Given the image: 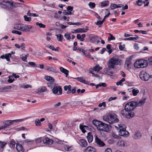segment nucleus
Wrapping results in <instances>:
<instances>
[{
    "mask_svg": "<svg viewBox=\"0 0 152 152\" xmlns=\"http://www.w3.org/2000/svg\"><path fill=\"white\" fill-rule=\"evenodd\" d=\"M106 13H107V12H108V13L106 15L104 16L105 18H108L110 14V13L109 12V11L107 9H106Z\"/></svg>",
    "mask_w": 152,
    "mask_h": 152,
    "instance_id": "58",
    "label": "nucleus"
},
{
    "mask_svg": "<svg viewBox=\"0 0 152 152\" xmlns=\"http://www.w3.org/2000/svg\"><path fill=\"white\" fill-rule=\"evenodd\" d=\"M96 149L91 146H88L84 151L85 152H96Z\"/></svg>",
    "mask_w": 152,
    "mask_h": 152,
    "instance_id": "18",
    "label": "nucleus"
},
{
    "mask_svg": "<svg viewBox=\"0 0 152 152\" xmlns=\"http://www.w3.org/2000/svg\"><path fill=\"white\" fill-rule=\"evenodd\" d=\"M44 79L48 81L53 82L54 81V78L51 76H46L44 77Z\"/></svg>",
    "mask_w": 152,
    "mask_h": 152,
    "instance_id": "32",
    "label": "nucleus"
},
{
    "mask_svg": "<svg viewBox=\"0 0 152 152\" xmlns=\"http://www.w3.org/2000/svg\"><path fill=\"white\" fill-rule=\"evenodd\" d=\"M16 149L18 152H24V150L22 145L19 143H17Z\"/></svg>",
    "mask_w": 152,
    "mask_h": 152,
    "instance_id": "13",
    "label": "nucleus"
},
{
    "mask_svg": "<svg viewBox=\"0 0 152 152\" xmlns=\"http://www.w3.org/2000/svg\"><path fill=\"white\" fill-rule=\"evenodd\" d=\"M87 138L89 143L91 142L93 140V137L91 135V132L88 133V135L87 136Z\"/></svg>",
    "mask_w": 152,
    "mask_h": 152,
    "instance_id": "25",
    "label": "nucleus"
},
{
    "mask_svg": "<svg viewBox=\"0 0 152 152\" xmlns=\"http://www.w3.org/2000/svg\"><path fill=\"white\" fill-rule=\"evenodd\" d=\"M8 78L9 79L7 81L9 83H12L15 80V79L13 78L12 75L9 76Z\"/></svg>",
    "mask_w": 152,
    "mask_h": 152,
    "instance_id": "41",
    "label": "nucleus"
},
{
    "mask_svg": "<svg viewBox=\"0 0 152 152\" xmlns=\"http://www.w3.org/2000/svg\"><path fill=\"white\" fill-rule=\"evenodd\" d=\"M76 79H77V80L82 83H83L86 84H88V81H86L83 79V77H77L75 78Z\"/></svg>",
    "mask_w": 152,
    "mask_h": 152,
    "instance_id": "26",
    "label": "nucleus"
},
{
    "mask_svg": "<svg viewBox=\"0 0 152 152\" xmlns=\"http://www.w3.org/2000/svg\"><path fill=\"white\" fill-rule=\"evenodd\" d=\"M132 93L133 96H137V94L139 93V91L138 89H134L132 90Z\"/></svg>",
    "mask_w": 152,
    "mask_h": 152,
    "instance_id": "35",
    "label": "nucleus"
},
{
    "mask_svg": "<svg viewBox=\"0 0 152 152\" xmlns=\"http://www.w3.org/2000/svg\"><path fill=\"white\" fill-rule=\"evenodd\" d=\"M29 31V29L28 25L22 24L21 31Z\"/></svg>",
    "mask_w": 152,
    "mask_h": 152,
    "instance_id": "22",
    "label": "nucleus"
},
{
    "mask_svg": "<svg viewBox=\"0 0 152 152\" xmlns=\"http://www.w3.org/2000/svg\"><path fill=\"white\" fill-rule=\"evenodd\" d=\"M24 20L26 21H30L31 20V18L30 17H28L26 15L24 16Z\"/></svg>",
    "mask_w": 152,
    "mask_h": 152,
    "instance_id": "47",
    "label": "nucleus"
},
{
    "mask_svg": "<svg viewBox=\"0 0 152 152\" xmlns=\"http://www.w3.org/2000/svg\"><path fill=\"white\" fill-rule=\"evenodd\" d=\"M131 64V60L129 58H127L126 59L125 64V67L128 69L129 68V66Z\"/></svg>",
    "mask_w": 152,
    "mask_h": 152,
    "instance_id": "23",
    "label": "nucleus"
},
{
    "mask_svg": "<svg viewBox=\"0 0 152 152\" xmlns=\"http://www.w3.org/2000/svg\"><path fill=\"white\" fill-rule=\"evenodd\" d=\"M125 80V79L124 78H122L121 80H120L119 82H118L116 83V85L117 86L120 85L121 86L123 85L122 82L124 81Z\"/></svg>",
    "mask_w": 152,
    "mask_h": 152,
    "instance_id": "43",
    "label": "nucleus"
},
{
    "mask_svg": "<svg viewBox=\"0 0 152 152\" xmlns=\"http://www.w3.org/2000/svg\"><path fill=\"white\" fill-rule=\"evenodd\" d=\"M0 7L6 10H9L11 8L15 7V6L13 2L9 1H5L4 0L0 2Z\"/></svg>",
    "mask_w": 152,
    "mask_h": 152,
    "instance_id": "3",
    "label": "nucleus"
},
{
    "mask_svg": "<svg viewBox=\"0 0 152 152\" xmlns=\"http://www.w3.org/2000/svg\"><path fill=\"white\" fill-rule=\"evenodd\" d=\"M45 68L46 69L49 71L54 72L55 73L57 72H56L57 71L56 68L53 66H47L45 67Z\"/></svg>",
    "mask_w": 152,
    "mask_h": 152,
    "instance_id": "21",
    "label": "nucleus"
},
{
    "mask_svg": "<svg viewBox=\"0 0 152 152\" xmlns=\"http://www.w3.org/2000/svg\"><path fill=\"white\" fill-rule=\"evenodd\" d=\"M47 91V90L46 89V88L45 87H44L38 90L37 93L38 94H40L41 93L46 92Z\"/></svg>",
    "mask_w": 152,
    "mask_h": 152,
    "instance_id": "31",
    "label": "nucleus"
},
{
    "mask_svg": "<svg viewBox=\"0 0 152 152\" xmlns=\"http://www.w3.org/2000/svg\"><path fill=\"white\" fill-rule=\"evenodd\" d=\"M126 112L127 111H126L124 109L122 110L121 111V113L124 117H125Z\"/></svg>",
    "mask_w": 152,
    "mask_h": 152,
    "instance_id": "48",
    "label": "nucleus"
},
{
    "mask_svg": "<svg viewBox=\"0 0 152 152\" xmlns=\"http://www.w3.org/2000/svg\"><path fill=\"white\" fill-rule=\"evenodd\" d=\"M142 1L141 0H138L136 1V3L137 5L140 6H141L142 4Z\"/></svg>",
    "mask_w": 152,
    "mask_h": 152,
    "instance_id": "51",
    "label": "nucleus"
},
{
    "mask_svg": "<svg viewBox=\"0 0 152 152\" xmlns=\"http://www.w3.org/2000/svg\"><path fill=\"white\" fill-rule=\"evenodd\" d=\"M35 123L36 126H40L41 125V123L39 119H36L35 121Z\"/></svg>",
    "mask_w": 152,
    "mask_h": 152,
    "instance_id": "46",
    "label": "nucleus"
},
{
    "mask_svg": "<svg viewBox=\"0 0 152 152\" xmlns=\"http://www.w3.org/2000/svg\"><path fill=\"white\" fill-rule=\"evenodd\" d=\"M102 69V67L101 66H99L98 64H97L93 67V70L98 72L101 69Z\"/></svg>",
    "mask_w": 152,
    "mask_h": 152,
    "instance_id": "30",
    "label": "nucleus"
},
{
    "mask_svg": "<svg viewBox=\"0 0 152 152\" xmlns=\"http://www.w3.org/2000/svg\"><path fill=\"white\" fill-rule=\"evenodd\" d=\"M11 86H7L5 87H1L0 88V90L2 92L7 91V90L11 89Z\"/></svg>",
    "mask_w": 152,
    "mask_h": 152,
    "instance_id": "27",
    "label": "nucleus"
},
{
    "mask_svg": "<svg viewBox=\"0 0 152 152\" xmlns=\"http://www.w3.org/2000/svg\"><path fill=\"white\" fill-rule=\"evenodd\" d=\"M95 140V143L99 147H103L106 145L104 142L97 136H96Z\"/></svg>",
    "mask_w": 152,
    "mask_h": 152,
    "instance_id": "10",
    "label": "nucleus"
},
{
    "mask_svg": "<svg viewBox=\"0 0 152 152\" xmlns=\"http://www.w3.org/2000/svg\"><path fill=\"white\" fill-rule=\"evenodd\" d=\"M134 115V113L132 111H127L124 117L127 118H130L133 117Z\"/></svg>",
    "mask_w": 152,
    "mask_h": 152,
    "instance_id": "14",
    "label": "nucleus"
},
{
    "mask_svg": "<svg viewBox=\"0 0 152 152\" xmlns=\"http://www.w3.org/2000/svg\"><path fill=\"white\" fill-rule=\"evenodd\" d=\"M73 7H72L70 6H68L67 8V10L68 11H70V12H71L73 10Z\"/></svg>",
    "mask_w": 152,
    "mask_h": 152,
    "instance_id": "56",
    "label": "nucleus"
},
{
    "mask_svg": "<svg viewBox=\"0 0 152 152\" xmlns=\"http://www.w3.org/2000/svg\"><path fill=\"white\" fill-rule=\"evenodd\" d=\"M22 24H15L14 26V28L21 31Z\"/></svg>",
    "mask_w": 152,
    "mask_h": 152,
    "instance_id": "29",
    "label": "nucleus"
},
{
    "mask_svg": "<svg viewBox=\"0 0 152 152\" xmlns=\"http://www.w3.org/2000/svg\"><path fill=\"white\" fill-rule=\"evenodd\" d=\"M115 39V37H114L113 35H111L110 38H108V40L109 41H110L111 40H114Z\"/></svg>",
    "mask_w": 152,
    "mask_h": 152,
    "instance_id": "62",
    "label": "nucleus"
},
{
    "mask_svg": "<svg viewBox=\"0 0 152 152\" xmlns=\"http://www.w3.org/2000/svg\"><path fill=\"white\" fill-rule=\"evenodd\" d=\"M118 126H115V127L118 130H119V132L121 131L122 130H124L126 129V126L123 124H120L118 125Z\"/></svg>",
    "mask_w": 152,
    "mask_h": 152,
    "instance_id": "15",
    "label": "nucleus"
},
{
    "mask_svg": "<svg viewBox=\"0 0 152 152\" xmlns=\"http://www.w3.org/2000/svg\"><path fill=\"white\" fill-rule=\"evenodd\" d=\"M148 62L150 64L152 65V56L148 59Z\"/></svg>",
    "mask_w": 152,
    "mask_h": 152,
    "instance_id": "64",
    "label": "nucleus"
},
{
    "mask_svg": "<svg viewBox=\"0 0 152 152\" xmlns=\"http://www.w3.org/2000/svg\"><path fill=\"white\" fill-rule=\"evenodd\" d=\"M36 24L37 25L39 26L40 28H45V25L42 23L37 22Z\"/></svg>",
    "mask_w": 152,
    "mask_h": 152,
    "instance_id": "45",
    "label": "nucleus"
},
{
    "mask_svg": "<svg viewBox=\"0 0 152 152\" xmlns=\"http://www.w3.org/2000/svg\"><path fill=\"white\" fill-rule=\"evenodd\" d=\"M15 142L14 140H12L10 141L9 142V146L11 148H13L15 147Z\"/></svg>",
    "mask_w": 152,
    "mask_h": 152,
    "instance_id": "34",
    "label": "nucleus"
},
{
    "mask_svg": "<svg viewBox=\"0 0 152 152\" xmlns=\"http://www.w3.org/2000/svg\"><path fill=\"white\" fill-rule=\"evenodd\" d=\"M80 129L81 130L82 132L83 133L86 132V130H88V126L84 125L83 124H80L79 126Z\"/></svg>",
    "mask_w": 152,
    "mask_h": 152,
    "instance_id": "16",
    "label": "nucleus"
},
{
    "mask_svg": "<svg viewBox=\"0 0 152 152\" xmlns=\"http://www.w3.org/2000/svg\"><path fill=\"white\" fill-rule=\"evenodd\" d=\"M52 91L53 92L54 94H57V95H60L62 93L61 88L59 86H54L53 89Z\"/></svg>",
    "mask_w": 152,
    "mask_h": 152,
    "instance_id": "9",
    "label": "nucleus"
},
{
    "mask_svg": "<svg viewBox=\"0 0 152 152\" xmlns=\"http://www.w3.org/2000/svg\"><path fill=\"white\" fill-rule=\"evenodd\" d=\"M116 6V4H111L110 5V7L112 9H114L115 8H117V7Z\"/></svg>",
    "mask_w": 152,
    "mask_h": 152,
    "instance_id": "54",
    "label": "nucleus"
},
{
    "mask_svg": "<svg viewBox=\"0 0 152 152\" xmlns=\"http://www.w3.org/2000/svg\"><path fill=\"white\" fill-rule=\"evenodd\" d=\"M120 64V60L118 58L113 57L110 60L107 64L109 68L111 69H114L115 67V65Z\"/></svg>",
    "mask_w": 152,
    "mask_h": 152,
    "instance_id": "4",
    "label": "nucleus"
},
{
    "mask_svg": "<svg viewBox=\"0 0 152 152\" xmlns=\"http://www.w3.org/2000/svg\"><path fill=\"white\" fill-rule=\"evenodd\" d=\"M103 106L104 107H106V104L105 102H103L102 103H100L99 104V107H101Z\"/></svg>",
    "mask_w": 152,
    "mask_h": 152,
    "instance_id": "57",
    "label": "nucleus"
},
{
    "mask_svg": "<svg viewBox=\"0 0 152 152\" xmlns=\"http://www.w3.org/2000/svg\"><path fill=\"white\" fill-rule=\"evenodd\" d=\"M136 102H130L126 104L124 109L127 111H132L136 107Z\"/></svg>",
    "mask_w": 152,
    "mask_h": 152,
    "instance_id": "6",
    "label": "nucleus"
},
{
    "mask_svg": "<svg viewBox=\"0 0 152 152\" xmlns=\"http://www.w3.org/2000/svg\"><path fill=\"white\" fill-rule=\"evenodd\" d=\"M12 54L10 53H8L5 55V58L7 60L9 61H10V58Z\"/></svg>",
    "mask_w": 152,
    "mask_h": 152,
    "instance_id": "39",
    "label": "nucleus"
},
{
    "mask_svg": "<svg viewBox=\"0 0 152 152\" xmlns=\"http://www.w3.org/2000/svg\"><path fill=\"white\" fill-rule=\"evenodd\" d=\"M20 58L23 61L25 62H27V61L26 60L27 58V55L24 54H22L20 56Z\"/></svg>",
    "mask_w": 152,
    "mask_h": 152,
    "instance_id": "37",
    "label": "nucleus"
},
{
    "mask_svg": "<svg viewBox=\"0 0 152 152\" xmlns=\"http://www.w3.org/2000/svg\"><path fill=\"white\" fill-rule=\"evenodd\" d=\"M142 136L141 133L138 132L132 135V137L135 139H138L140 138Z\"/></svg>",
    "mask_w": 152,
    "mask_h": 152,
    "instance_id": "24",
    "label": "nucleus"
},
{
    "mask_svg": "<svg viewBox=\"0 0 152 152\" xmlns=\"http://www.w3.org/2000/svg\"><path fill=\"white\" fill-rule=\"evenodd\" d=\"M126 144V143L124 141L119 140L117 142L116 145L118 146L122 147H124Z\"/></svg>",
    "mask_w": 152,
    "mask_h": 152,
    "instance_id": "17",
    "label": "nucleus"
},
{
    "mask_svg": "<svg viewBox=\"0 0 152 152\" xmlns=\"http://www.w3.org/2000/svg\"><path fill=\"white\" fill-rule=\"evenodd\" d=\"M145 99H141L139 102H136V107L137 106H141L142 105H143L145 101Z\"/></svg>",
    "mask_w": 152,
    "mask_h": 152,
    "instance_id": "20",
    "label": "nucleus"
},
{
    "mask_svg": "<svg viewBox=\"0 0 152 152\" xmlns=\"http://www.w3.org/2000/svg\"><path fill=\"white\" fill-rule=\"evenodd\" d=\"M77 39H80V41H83V39L81 38V37L80 34H77Z\"/></svg>",
    "mask_w": 152,
    "mask_h": 152,
    "instance_id": "60",
    "label": "nucleus"
},
{
    "mask_svg": "<svg viewBox=\"0 0 152 152\" xmlns=\"http://www.w3.org/2000/svg\"><path fill=\"white\" fill-rule=\"evenodd\" d=\"M92 123L97 129V127L99 126L100 124L101 123V122L97 120H95L93 121Z\"/></svg>",
    "mask_w": 152,
    "mask_h": 152,
    "instance_id": "28",
    "label": "nucleus"
},
{
    "mask_svg": "<svg viewBox=\"0 0 152 152\" xmlns=\"http://www.w3.org/2000/svg\"><path fill=\"white\" fill-rule=\"evenodd\" d=\"M87 28H78L76 30H74L75 32L77 33L85 32L88 30V27Z\"/></svg>",
    "mask_w": 152,
    "mask_h": 152,
    "instance_id": "19",
    "label": "nucleus"
},
{
    "mask_svg": "<svg viewBox=\"0 0 152 152\" xmlns=\"http://www.w3.org/2000/svg\"><path fill=\"white\" fill-rule=\"evenodd\" d=\"M112 136L114 138L119 139L120 137L114 133H113L112 134Z\"/></svg>",
    "mask_w": 152,
    "mask_h": 152,
    "instance_id": "50",
    "label": "nucleus"
},
{
    "mask_svg": "<svg viewBox=\"0 0 152 152\" xmlns=\"http://www.w3.org/2000/svg\"><path fill=\"white\" fill-rule=\"evenodd\" d=\"M139 38L138 37H129V40H136Z\"/></svg>",
    "mask_w": 152,
    "mask_h": 152,
    "instance_id": "61",
    "label": "nucleus"
},
{
    "mask_svg": "<svg viewBox=\"0 0 152 152\" xmlns=\"http://www.w3.org/2000/svg\"><path fill=\"white\" fill-rule=\"evenodd\" d=\"M80 141L82 144L83 147H86L87 145V142L84 140L81 139L80 140Z\"/></svg>",
    "mask_w": 152,
    "mask_h": 152,
    "instance_id": "38",
    "label": "nucleus"
},
{
    "mask_svg": "<svg viewBox=\"0 0 152 152\" xmlns=\"http://www.w3.org/2000/svg\"><path fill=\"white\" fill-rule=\"evenodd\" d=\"M103 119L104 121L110 124H113L119 121L117 115L114 113H110L104 115L103 117Z\"/></svg>",
    "mask_w": 152,
    "mask_h": 152,
    "instance_id": "1",
    "label": "nucleus"
},
{
    "mask_svg": "<svg viewBox=\"0 0 152 152\" xmlns=\"http://www.w3.org/2000/svg\"><path fill=\"white\" fill-rule=\"evenodd\" d=\"M148 65V62L146 60L140 59L136 61L134 64L135 68H141L146 67Z\"/></svg>",
    "mask_w": 152,
    "mask_h": 152,
    "instance_id": "5",
    "label": "nucleus"
},
{
    "mask_svg": "<svg viewBox=\"0 0 152 152\" xmlns=\"http://www.w3.org/2000/svg\"><path fill=\"white\" fill-rule=\"evenodd\" d=\"M129 133L128 132L126 131V129L124 130H122L120 132H119V135L121 136H122L125 137H126L128 136Z\"/></svg>",
    "mask_w": 152,
    "mask_h": 152,
    "instance_id": "12",
    "label": "nucleus"
},
{
    "mask_svg": "<svg viewBox=\"0 0 152 152\" xmlns=\"http://www.w3.org/2000/svg\"><path fill=\"white\" fill-rule=\"evenodd\" d=\"M12 33L13 34H18L19 35H21L22 34L21 32L16 30H13L12 31Z\"/></svg>",
    "mask_w": 152,
    "mask_h": 152,
    "instance_id": "52",
    "label": "nucleus"
},
{
    "mask_svg": "<svg viewBox=\"0 0 152 152\" xmlns=\"http://www.w3.org/2000/svg\"><path fill=\"white\" fill-rule=\"evenodd\" d=\"M64 37L68 40H69L71 38L70 34H65L64 35Z\"/></svg>",
    "mask_w": 152,
    "mask_h": 152,
    "instance_id": "59",
    "label": "nucleus"
},
{
    "mask_svg": "<svg viewBox=\"0 0 152 152\" xmlns=\"http://www.w3.org/2000/svg\"><path fill=\"white\" fill-rule=\"evenodd\" d=\"M27 14L28 16H30L37 17L38 16V15H37L36 14L30 13V10L28 11Z\"/></svg>",
    "mask_w": 152,
    "mask_h": 152,
    "instance_id": "42",
    "label": "nucleus"
},
{
    "mask_svg": "<svg viewBox=\"0 0 152 152\" xmlns=\"http://www.w3.org/2000/svg\"><path fill=\"white\" fill-rule=\"evenodd\" d=\"M140 76L142 80L145 81H148L150 78L152 77V75H149V74L144 71H142L140 72Z\"/></svg>",
    "mask_w": 152,
    "mask_h": 152,
    "instance_id": "7",
    "label": "nucleus"
},
{
    "mask_svg": "<svg viewBox=\"0 0 152 152\" xmlns=\"http://www.w3.org/2000/svg\"><path fill=\"white\" fill-rule=\"evenodd\" d=\"M53 140L47 137L43 140V142L44 144L48 145H51L53 143Z\"/></svg>",
    "mask_w": 152,
    "mask_h": 152,
    "instance_id": "11",
    "label": "nucleus"
},
{
    "mask_svg": "<svg viewBox=\"0 0 152 152\" xmlns=\"http://www.w3.org/2000/svg\"><path fill=\"white\" fill-rule=\"evenodd\" d=\"M28 64L30 65L31 66L35 67L36 66V65L35 63L33 62H29Z\"/></svg>",
    "mask_w": 152,
    "mask_h": 152,
    "instance_id": "55",
    "label": "nucleus"
},
{
    "mask_svg": "<svg viewBox=\"0 0 152 152\" xmlns=\"http://www.w3.org/2000/svg\"><path fill=\"white\" fill-rule=\"evenodd\" d=\"M42 140H43L42 139V138H39L37 139L36 140V141L37 143H41L42 142Z\"/></svg>",
    "mask_w": 152,
    "mask_h": 152,
    "instance_id": "63",
    "label": "nucleus"
},
{
    "mask_svg": "<svg viewBox=\"0 0 152 152\" xmlns=\"http://www.w3.org/2000/svg\"><path fill=\"white\" fill-rule=\"evenodd\" d=\"M97 129L100 131L108 132L109 130V126L108 124L101 122V123L100 124L99 126L97 127Z\"/></svg>",
    "mask_w": 152,
    "mask_h": 152,
    "instance_id": "8",
    "label": "nucleus"
},
{
    "mask_svg": "<svg viewBox=\"0 0 152 152\" xmlns=\"http://www.w3.org/2000/svg\"><path fill=\"white\" fill-rule=\"evenodd\" d=\"M63 13L65 15H71L72 14V12H66V10H64L63 12Z\"/></svg>",
    "mask_w": 152,
    "mask_h": 152,
    "instance_id": "53",
    "label": "nucleus"
},
{
    "mask_svg": "<svg viewBox=\"0 0 152 152\" xmlns=\"http://www.w3.org/2000/svg\"><path fill=\"white\" fill-rule=\"evenodd\" d=\"M57 37V39L59 41L62 42V39L63 38V36L61 34H58L56 35Z\"/></svg>",
    "mask_w": 152,
    "mask_h": 152,
    "instance_id": "36",
    "label": "nucleus"
},
{
    "mask_svg": "<svg viewBox=\"0 0 152 152\" xmlns=\"http://www.w3.org/2000/svg\"><path fill=\"white\" fill-rule=\"evenodd\" d=\"M109 4V2L108 1L102 2L101 3V5L102 7H106Z\"/></svg>",
    "mask_w": 152,
    "mask_h": 152,
    "instance_id": "40",
    "label": "nucleus"
},
{
    "mask_svg": "<svg viewBox=\"0 0 152 152\" xmlns=\"http://www.w3.org/2000/svg\"><path fill=\"white\" fill-rule=\"evenodd\" d=\"M6 144V143L5 142H0V151L1 152H2L3 151L4 147Z\"/></svg>",
    "mask_w": 152,
    "mask_h": 152,
    "instance_id": "33",
    "label": "nucleus"
},
{
    "mask_svg": "<svg viewBox=\"0 0 152 152\" xmlns=\"http://www.w3.org/2000/svg\"><path fill=\"white\" fill-rule=\"evenodd\" d=\"M88 5L91 8L93 9L95 7L96 4L94 2H90L88 4Z\"/></svg>",
    "mask_w": 152,
    "mask_h": 152,
    "instance_id": "44",
    "label": "nucleus"
},
{
    "mask_svg": "<svg viewBox=\"0 0 152 152\" xmlns=\"http://www.w3.org/2000/svg\"><path fill=\"white\" fill-rule=\"evenodd\" d=\"M22 119L15 120H7L3 122L4 124L0 126V130L2 129H5L15 123H18L22 121Z\"/></svg>",
    "mask_w": 152,
    "mask_h": 152,
    "instance_id": "2",
    "label": "nucleus"
},
{
    "mask_svg": "<svg viewBox=\"0 0 152 152\" xmlns=\"http://www.w3.org/2000/svg\"><path fill=\"white\" fill-rule=\"evenodd\" d=\"M125 45H122L121 44V43H120L119 46V49L120 50H122L125 48Z\"/></svg>",
    "mask_w": 152,
    "mask_h": 152,
    "instance_id": "49",
    "label": "nucleus"
}]
</instances>
